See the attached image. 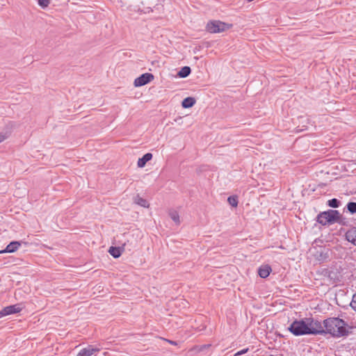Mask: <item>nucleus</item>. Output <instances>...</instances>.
<instances>
[{"mask_svg":"<svg viewBox=\"0 0 356 356\" xmlns=\"http://www.w3.org/2000/svg\"><path fill=\"white\" fill-rule=\"evenodd\" d=\"M272 269L269 265H263L259 267L258 274L261 278H266L269 276Z\"/></svg>","mask_w":356,"mask_h":356,"instance_id":"nucleus-10","label":"nucleus"},{"mask_svg":"<svg viewBox=\"0 0 356 356\" xmlns=\"http://www.w3.org/2000/svg\"><path fill=\"white\" fill-rule=\"evenodd\" d=\"M289 330L295 336L309 334L308 324L303 320L294 321L289 326Z\"/></svg>","mask_w":356,"mask_h":356,"instance_id":"nucleus-3","label":"nucleus"},{"mask_svg":"<svg viewBox=\"0 0 356 356\" xmlns=\"http://www.w3.org/2000/svg\"><path fill=\"white\" fill-rule=\"evenodd\" d=\"M323 325L325 328V334H330L333 337H346L350 332L348 330L350 327L347 323L339 318H328L323 321Z\"/></svg>","mask_w":356,"mask_h":356,"instance_id":"nucleus-1","label":"nucleus"},{"mask_svg":"<svg viewBox=\"0 0 356 356\" xmlns=\"http://www.w3.org/2000/svg\"><path fill=\"white\" fill-rule=\"evenodd\" d=\"M328 257H329V255H328V252H321L319 253V255L317 256V259L318 261H325L326 259H327Z\"/></svg>","mask_w":356,"mask_h":356,"instance_id":"nucleus-21","label":"nucleus"},{"mask_svg":"<svg viewBox=\"0 0 356 356\" xmlns=\"http://www.w3.org/2000/svg\"><path fill=\"white\" fill-rule=\"evenodd\" d=\"M152 158V154L151 153H147L142 158H140L138 161V166L139 168H143L147 162L150 161Z\"/></svg>","mask_w":356,"mask_h":356,"instance_id":"nucleus-11","label":"nucleus"},{"mask_svg":"<svg viewBox=\"0 0 356 356\" xmlns=\"http://www.w3.org/2000/svg\"><path fill=\"white\" fill-rule=\"evenodd\" d=\"M191 72L190 67L184 66L178 72V75L181 78L187 77Z\"/></svg>","mask_w":356,"mask_h":356,"instance_id":"nucleus-14","label":"nucleus"},{"mask_svg":"<svg viewBox=\"0 0 356 356\" xmlns=\"http://www.w3.org/2000/svg\"><path fill=\"white\" fill-rule=\"evenodd\" d=\"M108 252L114 257L118 258L121 255V251L120 248L111 246L109 248Z\"/></svg>","mask_w":356,"mask_h":356,"instance_id":"nucleus-15","label":"nucleus"},{"mask_svg":"<svg viewBox=\"0 0 356 356\" xmlns=\"http://www.w3.org/2000/svg\"><path fill=\"white\" fill-rule=\"evenodd\" d=\"M154 79V75L151 73L143 74L139 77L136 78L134 81V86L136 87L143 86Z\"/></svg>","mask_w":356,"mask_h":356,"instance_id":"nucleus-6","label":"nucleus"},{"mask_svg":"<svg viewBox=\"0 0 356 356\" xmlns=\"http://www.w3.org/2000/svg\"><path fill=\"white\" fill-rule=\"evenodd\" d=\"M195 102H196V100L194 97H188L185 98L182 101L181 106L184 108H191L192 106H193L194 104H195Z\"/></svg>","mask_w":356,"mask_h":356,"instance_id":"nucleus-12","label":"nucleus"},{"mask_svg":"<svg viewBox=\"0 0 356 356\" xmlns=\"http://www.w3.org/2000/svg\"><path fill=\"white\" fill-rule=\"evenodd\" d=\"M169 216H170L171 219L176 223L179 224L180 220H179V213L176 211H171L169 212Z\"/></svg>","mask_w":356,"mask_h":356,"instance_id":"nucleus-17","label":"nucleus"},{"mask_svg":"<svg viewBox=\"0 0 356 356\" xmlns=\"http://www.w3.org/2000/svg\"><path fill=\"white\" fill-rule=\"evenodd\" d=\"M21 245L20 242L19 241H12L10 242L6 248L0 251V254L6 253V252H15Z\"/></svg>","mask_w":356,"mask_h":356,"instance_id":"nucleus-8","label":"nucleus"},{"mask_svg":"<svg viewBox=\"0 0 356 356\" xmlns=\"http://www.w3.org/2000/svg\"><path fill=\"white\" fill-rule=\"evenodd\" d=\"M341 216V214L337 210L330 209L327 211L320 213L317 216V222L322 225L340 222Z\"/></svg>","mask_w":356,"mask_h":356,"instance_id":"nucleus-2","label":"nucleus"},{"mask_svg":"<svg viewBox=\"0 0 356 356\" xmlns=\"http://www.w3.org/2000/svg\"><path fill=\"white\" fill-rule=\"evenodd\" d=\"M49 0H38V3L42 8L47 7L49 4Z\"/></svg>","mask_w":356,"mask_h":356,"instance_id":"nucleus-22","label":"nucleus"},{"mask_svg":"<svg viewBox=\"0 0 356 356\" xmlns=\"http://www.w3.org/2000/svg\"><path fill=\"white\" fill-rule=\"evenodd\" d=\"M227 201H228L229 204L234 207H236L238 205V200H237V197H236V196L229 197L227 199Z\"/></svg>","mask_w":356,"mask_h":356,"instance_id":"nucleus-20","label":"nucleus"},{"mask_svg":"<svg viewBox=\"0 0 356 356\" xmlns=\"http://www.w3.org/2000/svg\"><path fill=\"white\" fill-rule=\"evenodd\" d=\"M346 238L348 241L356 245V229H351L346 232Z\"/></svg>","mask_w":356,"mask_h":356,"instance_id":"nucleus-13","label":"nucleus"},{"mask_svg":"<svg viewBox=\"0 0 356 356\" xmlns=\"http://www.w3.org/2000/svg\"><path fill=\"white\" fill-rule=\"evenodd\" d=\"M347 209L348 211L354 214L356 213V202H350L347 204Z\"/></svg>","mask_w":356,"mask_h":356,"instance_id":"nucleus-19","label":"nucleus"},{"mask_svg":"<svg viewBox=\"0 0 356 356\" xmlns=\"http://www.w3.org/2000/svg\"><path fill=\"white\" fill-rule=\"evenodd\" d=\"M135 202L141 206V207H149V204L147 202V201L145 199H143V197H140L139 195H137L135 198Z\"/></svg>","mask_w":356,"mask_h":356,"instance_id":"nucleus-16","label":"nucleus"},{"mask_svg":"<svg viewBox=\"0 0 356 356\" xmlns=\"http://www.w3.org/2000/svg\"><path fill=\"white\" fill-rule=\"evenodd\" d=\"M7 138V136L5 134H0V143L4 141Z\"/></svg>","mask_w":356,"mask_h":356,"instance_id":"nucleus-25","label":"nucleus"},{"mask_svg":"<svg viewBox=\"0 0 356 356\" xmlns=\"http://www.w3.org/2000/svg\"><path fill=\"white\" fill-rule=\"evenodd\" d=\"M327 205L332 208H338L340 205V202L336 198L328 200Z\"/></svg>","mask_w":356,"mask_h":356,"instance_id":"nucleus-18","label":"nucleus"},{"mask_svg":"<svg viewBox=\"0 0 356 356\" xmlns=\"http://www.w3.org/2000/svg\"><path fill=\"white\" fill-rule=\"evenodd\" d=\"M308 324L309 334H325V328L321 322L312 319Z\"/></svg>","mask_w":356,"mask_h":356,"instance_id":"nucleus-5","label":"nucleus"},{"mask_svg":"<svg viewBox=\"0 0 356 356\" xmlns=\"http://www.w3.org/2000/svg\"><path fill=\"white\" fill-rule=\"evenodd\" d=\"M350 306L356 312V293L353 296Z\"/></svg>","mask_w":356,"mask_h":356,"instance_id":"nucleus-23","label":"nucleus"},{"mask_svg":"<svg viewBox=\"0 0 356 356\" xmlns=\"http://www.w3.org/2000/svg\"><path fill=\"white\" fill-rule=\"evenodd\" d=\"M165 341H166L168 343L172 344V345H177V343L175 341H172V340H170V339H165Z\"/></svg>","mask_w":356,"mask_h":356,"instance_id":"nucleus-26","label":"nucleus"},{"mask_svg":"<svg viewBox=\"0 0 356 356\" xmlns=\"http://www.w3.org/2000/svg\"><path fill=\"white\" fill-rule=\"evenodd\" d=\"M231 27V24L215 20L208 22L206 26V29L211 33H216L223 32Z\"/></svg>","mask_w":356,"mask_h":356,"instance_id":"nucleus-4","label":"nucleus"},{"mask_svg":"<svg viewBox=\"0 0 356 356\" xmlns=\"http://www.w3.org/2000/svg\"><path fill=\"white\" fill-rule=\"evenodd\" d=\"M248 351V348L243 349L242 350L238 351L234 354V356H239L241 355H243L244 353H246Z\"/></svg>","mask_w":356,"mask_h":356,"instance_id":"nucleus-24","label":"nucleus"},{"mask_svg":"<svg viewBox=\"0 0 356 356\" xmlns=\"http://www.w3.org/2000/svg\"><path fill=\"white\" fill-rule=\"evenodd\" d=\"M22 308L18 305H10L4 307L0 311V317L8 316L13 314H17L21 312Z\"/></svg>","mask_w":356,"mask_h":356,"instance_id":"nucleus-7","label":"nucleus"},{"mask_svg":"<svg viewBox=\"0 0 356 356\" xmlns=\"http://www.w3.org/2000/svg\"><path fill=\"white\" fill-rule=\"evenodd\" d=\"M99 351V348H93L92 346H88L87 348L82 349L76 356H92Z\"/></svg>","mask_w":356,"mask_h":356,"instance_id":"nucleus-9","label":"nucleus"}]
</instances>
